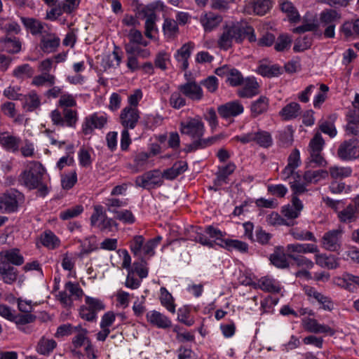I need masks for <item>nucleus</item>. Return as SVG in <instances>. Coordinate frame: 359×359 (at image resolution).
<instances>
[{
    "instance_id": "43",
    "label": "nucleus",
    "mask_w": 359,
    "mask_h": 359,
    "mask_svg": "<svg viewBox=\"0 0 359 359\" xmlns=\"http://www.w3.org/2000/svg\"><path fill=\"white\" fill-rule=\"evenodd\" d=\"M355 210L352 205H348L345 209L339 212L338 217L341 222H350L355 219Z\"/></svg>"
},
{
    "instance_id": "23",
    "label": "nucleus",
    "mask_w": 359,
    "mask_h": 359,
    "mask_svg": "<svg viewBox=\"0 0 359 359\" xmlns=\"http://www.w3.org/2000/svg\"><path fill=\"white\" fill-rule=\"evenodd\" d=\"M187 163L184 161H178L173 164V165L162 172L163 179L172 180L176 178L178 175L184 172L187 170Z\"/></svg>"
},
{
    "instance_id": "48",
    "label": "nucleus",
    "mask_w": 359,
    "mask_h": 359,
    "mask_svg": "<svg viewBox=\"0 0 359 359\" xmlns=\"http://www.w3.org/2000/svg\"><path fill=\"white\" fill-rule=\"evenodd\" d=\"M111 212L115 215L114 217L116 219H118L123 222L132 224L135 222V217L133 216L132 212L130 210H111Z\"/></svg>"
},
{
    "instance_id": "16",
    "label": "nucleus",
    "mask_w": 359,
    "mask_h": 359,
    "mask_svg": "<svg viewBox=\"0 0 359 359\" xmlns=\"http://www.w3.org/2000/svg\"><path fill=\"white\" fill-rule=\"evenodd\" d=\"M194 48V43L188 42L184 43L179 50H177L175 57L178 62L182 63L181 69L186 70L188 68V59L190 57L191 51Z\"/></svg>"
},
{
    "instance_id": "29",
    "label": "nucleus",
    "mask_w": 359,
    "mask_h": 359,
    "mask_svg": "<svg viewBox=\"0 0 359 359\" xmlns=\"http://www.w3.org/2000/svg\"><path fill=\"white\" fill-rule=\"evenodd\" d=\"M328 176V172L326 170H307L304 174V180L306 184H316L320 180L325 179Z\"/></svg>"
},
{
    "instance_id": "40",
    "label": "nucleus",
    "mask_w": 359,
    "mask_h": 359,
    "mask_svg": "<svg viewBox=\"0 0 359 359\" xmlns=\"http://www.w3.org/2000/svg\"><path fill=\"white\" fill-rule=\"evenodd\" d=\"M161 302L168 311L172 313H175V308L173 304V298L171 294L169 293L165 287L161 288Z\"/></svg>"
},
{
    "instance_id": "22",
    "label": "nucleus",
    "mask_w": 359,
    "mask_h": 359,
    "mask_svg": "<svg viewBox=\"0 0 359 359\" xmlns=\"http://www.w3.org/2000/svg\"><path fill=\"white\" fill-rule=\"evenodd\" d=\"M306 330L313 333H328L330 335L334 334V330L329 326L322 325L313 318H308L304 322Z\"/></svg>"
},
{
    "instance_id": "45",
    "label": "nucleus",
    "mask_w": 359,
    "mask_h": 359,
    "mask_svg": "<svg viewBox=\"0 0 359 359\" xmlns=\"http://www.w3.org/2000/svg\"><path fill=\"white\" fill-rule=\"evenodd\" d=\"M41 243L44 246L54 249L59 245V240L51 231H48L41 236Z\"/></svg>"
},
{
    "instance_id": "39",
    "label": "nucleus",
    "mask_w": 359,
    "mask_h": 359,
    "mask_svg": "<svg viewBox=\"0 0 359 359\" xmlns=\"http://www.w3.org/2000/svg\"><path fill=\"white\" fill-rule=\"evenodd\" d=\"M55 83V76L49 73L44 72L41 75L35 76L32 80V84L36 86H41L46 84L51 86Z\"/></svg>"
},
{
    "instance_id": "33",
    "label": "nucleus",
    "mask_w": 359,
    "mask_h": 359,
    "mask_svg": "<svg viewBox=\"0 0 359 359\" xmlns=\"http://www.w3.org/2000/svg\"><path fill=\"white\" fill-rule=\"evenodd\" d=\"M224 244L217 243L220 246L226 248L228 250H232L233 249L237 250L241 252H245L248 251V245L247 243L238 241V240H226L224 241Z\"/></svg>"
},
{
    "instance_id": "9",
    "label": "nucleus",
    "mask_w": 359,
    "mask_h": 359,
    "mask_svg": "<svg viewBox=\"0 0 359 359\" xmlns=\"http://www.w3.org/2000/svg\"><path fill=\"white\" fill-rule=\"evenodd\" d=\"M139 118L140 111L136 107H126L120 114L121 123L124 128H135Z\"/></svg>"
},
{
    "instance_id": "31",
    "label": "nucleus",
    "mask_w": 359,
    "mask_h": 359,
    "mask_svg": "<svg viewBox=\"0 0 359 359\" xmlns=\"http://www.w3.org/2000/svg\"><path fill=\"white\" fill-rule=\"evenodd\" d=\"M257 284L259 288L269 292L278 293L280 291V287L275 280L268 277L260 278Z\"/></svg>"
},
{
    "instance_id": "2",
    "label": "nucleus",
    "mask_w": 359,
    "mask_h": 359,
    "mask_svg": "<svg viewBox=\"0 0 359 359\" xmlns=\"http://www.w3.org/2000/svg\"><path fill=\"white\" fill-rule=\"evenodd\" d=\"M44 174L45 169L39 162L31 161L20 174L19 181L29 189H37L38 194L45 196L48 193V188L43 183Z\"/></svg>"
},
{
    "instance_id": "17",
    "label": "nucleus",
    "mask_w": 359,
    "mask_h": 359,
    "mask_svg": "<svg viewBox=\"0 0 359 359\" xmlns=\"http://www.w3.org/2000/svg\"><path fill=\"white\" fill-rule=\"evenodd\" d=\"M20 140L8 133H0V144L8 151L16 152L19 149Z\"/></svg>"
},
{
    "instance_id": "62",
    "label": "nucleus",
    "mask_w": 359,
    "mask_h": 359,
    "mask_svg": "<svg viewBox=\"0 0 359 359\" xmlns=\"http://www.w3.org/2000/svg\"><path fill=\"white\" fill-rule=\"evenodd\" d=\"M310 295L311 296V294H310ZM312 296L319 302L322 305H323V307L324 309L325 310H329V311H331L333 308V304H332V302L328 299L327 297H325L324 295H323L322 294L316 292V291H313V294Z\"/></svg>"
},
{
    "instance_id": "38",
    "label": "nucleus",
    "mask_w": 359,
    "mask_h": 359,
    "mask_svg": "<svg viewBox=\"0 0 359 359\" xmlns=\"http://www.w3.org/2000/svg\"><path fill=\"white\" fill-rule=\"evenodd\" d=\"M268 107V99L266 97H260L257 101L252 103L251 111L254 116H257L264 112Z\"/></svg>"
},
{
    "instance_id": "58",
    "label": "nucleus",
    "mask_w": 359,
    "mask_h": 359,
    "mask_svg": "<svg viewBox=\"0 0 359 359\" xmlns=\"http://www.w3.org/2000/svg\"><path fill=\"white\" fill-rule=\"evenodd\" d=\"M106 217L103 212V208L101 205L94 206V212L90 217V223L92 226H97V222H101L103 218Z\"/></svg>"
},
{
    "instance_id": "46",
    "label": "nucleus",
    "mask_w": 359,
    "mask_h": 359,
    "mask_svg": "<svg viewBox=\"0 0 359 359\" xmlns=\"http://www.w3.org/2000/svg\"><path fill=\"white\" fill-rule=\"evenodd\" d=\"M36 320V316L31 313H22L15 315L12 321L18 325V327L26 325L27 324L32 323Z\"/></svg>"
},
{
    "instance_id": "11",
    "label": "nucleus",
    "mask_w": 359,
    "mask_h": 359,
    "mask_svg": "<svg viewBox=\"0 0 359 359\" xmlns=\"http://www.w3.org/2000/svg\"><path fill=\"white\" fill-rule=\"evenodd\" d=\"M319 252L318 246L311 243H291L287 245L286 252L288 257L302 255L307 253H317Z\"/></svg>"
},
{
    "instance_id": "56",
    "label": "nucleus",
    "mask_w": 359,
    "mask_h": 359,
    "mask_svg": "<svg viewBox=\"0 0 359 359\" xmlns=\"http://www.w3.org/2000/svg\"><path fill=\"white\" fill-rule=\"evenodd\" d=\"M83 210V208L81 205H76L69 208L60 213V218L64 220L69 219L80 215Z\"/></svg>"
},
{
    "instance_id": "47",
    "label": "nucleus",
    "mask_w": 359,
    "mask_h": 359,
    "mask_svg": "<svg viewBox=\"0 0 359 359\" xmlns=\"http://www.w3.org/2000/svg\"><path fill=\"white\" fill-rule=\"evenodd\" d=\"M330 172L332 177L334 179L344 178L351 175V169L348 167H331Z\"/></svg>"
},
{
    "instance_id": "15",
    "label": "nucleus",
    "mask_w": 359,
    "mask_h": 359,
    "mask_svg": "<svg viewBox=\"0 0 359 359\" xmlns=\"http://www.w3.org/2000/svg\"><path fill=\"white\" fill-rule=\"evenodd\" d=\"M18 276V271L13 266L6 263H0V278L6 284L14 283Z\"/></svg>"
},
{
    "instance_id": "54",
    "label": "nucleus",
    "mask_w": 359,
    "mask_h": 359,
    "mask_svg": "<svg viewBox=\"0 0 359 359\" xmlns=\"http://www.w3.org/2000/svg\"><path fill=\"white\" fill-rule=\"evenodd\" d=\"M86 306L89 307V309L94 311L96 314L97 312L104 309V304L100 299L96 298L86 297Z\"/></svg>"
},
{
    "instance_id": "18",
    "label": "nucleus",
    "mask_w": 359,
    "mask_h": 359,
    "mask_svg": "<svg viewBox=\"0 0 359 359\" xmlns=\"http://www.w3.org/2000/svg\"><path fill=\"white\" fill-rule=\"evenodd\" d=\"M303 209V204L297 196H292V205L283 208L282 213L288 219H295L298 217L300 212Z\"/></svg>"
},
{
    "instance_id": "61",
    "label": "nucleus",
    "mask_w": 359,
    "mask_h": 359,
    "mask_svg": "<svg viewBox=\"0 0 359 359\" xmlns=\"http://www.w3.org/2000/svg\"><path fill=\"white\" fill-rule=\"evenodd\" d=\"M40 104L39 97L35 93H31L28 96H25V105L27 107L28 110H33Z\"/></svg>"
},
{
    "instance_id": "20",
    "label": "nucleus",
    "mask_w": 359,
    "mask_h": 359,
    "mask_svg": "<svg viewBox=\"0 0 359 359\" xmlns=\"http://www.w3.org/2000/svg\"><path fill=\"white\" fill-rule=\"evenodd\" d=\"M319 19L322 25H335L341 19V14L335 9L327 8L320 13Z\"/></svg>"
},
{
    "instance_id": "14",
    "label": "nucleus",
    "mask_w": 359,
    "mask_h": 359,
    "mask_svg": "<svg viewBox=\"0 0 359 359\" xmlns=\"http://www.w3.org/2000/svg\"><path fill=\"white\" fill-rule=\"evenodd\" d=\"M2 262L9 265L20 266L23 264L24 258L20 255L18 249L13 248L0 252V263Z\"/></svg>"
},
{
    "instance_id": "36",
    "label": "nucleus",
    "mask_w": 359,
    "mask_h": 359,
    "mask_svg": "<svg viewBox=\"0 0 359 359\" xmlns=\"http://www.w3.org/2000/svg\"><path fill=\"white\" fill-rule=\"evenodd\" d=\"M24 25L30 30L32 34H38L42 32L43 24L34 18H22Z\"/></svg>"
},
{
    "instance_id": "6",
    "label": "nucleus",
    "mask_w": 359,
    "mask_h": 359,
    "mask_svg": "<svg viewBox=\"0 0 359 359\" xmlns=\"http://www.w3.org/2000/svg\"><path fill=\"white\" fill-rule=\"evenodd\" d=\"M343 231L341 229H332L324 233L321 240L322 247L330 252H338L341 247Z\"/></svg>"
},
{
    "instance_id": "27",
    "label": "nucleus",
    "mask_w": 359,
    "mask_h": 359,
    "mask_svg": "<svg viewBox=\"0 0 359 359\" xmlns=\"http://www.w3.org/2000/svg\"><path fill=\"white\" fill-rule=\"evenodd\" d=\"M236 166L233 163H229L226 166L220 168L217 173V179L215 180V186L220 187L223 183H226L228 177L233 172Z\"/></svg>"
},
{
    "instance_id": "53",
    "label": "nucleus",
    "mask_w": 359,
    "mask_h": 359,
    "mask_svg": "<svg viewBox=\"0 0 359 359\" xmlns=\"http://www.w3.org/2000/svg\"><path fill=\"white\" fill-rule=\"evenodd\" d=\"M227 82L232 86H237L242 83L243 78L241 72L233 68H231L229 75L226 79Z\"/></svg>"
},
{
    "instance_id": "1",
    "label": "nucleus",
    "mask_w": 359,
    "mask_h": 359,
    "mask_svg": "<svg viewBox=\"0 0 359 359\" xmlns=\"http://www.w3.org/2000/svg\"><path fill=\"white\" fill-rule=\"evenodd\" d=\"M180 131L182 134L196 139L191 144L186 147V151L191 152L198 149L206 147L219 139L220 136L203 139L205 128L203 123L198 118H191L187 122L181 123Z\"/></svg>"
},
{
    "instance_id": "30",
    "label": "nucleus",
    "mask_w": 359,
    "mask_h": 359,
    "mask_svg": "<svg viewBox=\"0 0 359 359\" xmlns=\"http://www.w3.org/2000/svg\"><path fill=\"white\" fill-rule=\"evenodd\" d=\"M60 44V39L55 35L43 36L41 39V48L45 52H53Z\"/></svg>"
},
{
    "instance_id": "52",
    "label": "nucleus",
    "mask_w": 359,
    "mask_h": 359,
    "mask_svg": "<svg viewBox=\"0 0 359 359\" xmlns=\"http://www.w3.org/2000/svg\"><path fill=\"white\" fill-rule=\"evenodd\" d=\"M311 46V38L306 36L295 41L293 49L295 52H301L309 48Z\"/></svg>"
},
{
    "instance_id": "42",
    "label": "nucleus",
    "mask_w": 359,
    "mask_h": 359,
    "mask_svg": "<svg viewBox=\"0 0 359 359\" xmlns=\"http://www.w3.org/2000/svg\"><path fill=\"white\" fill-rule=\"evenodd\" d=\"M62 115L65 121V126L66 125L68 127L75 126L78 120L76 111L69 108H64Z\"/></svg>"
},
{
    "instance_id": "4",
    "label": "nucleus",
    "mask_w": 359,
    "mask_h": 359,
    "mask_svg": "<svg viewBox=\"0 0 359 359\" xmlns=\"http://www.w3.org/2000/svg\"><path fill=\"white\" fill-rule=\"evenodd\" d=\"M234 140L243 144L255 142L259 146L264 148L269 147L273 143L271 134L264 130L249 133L242 136H236Z\"/></svg>"
},
{
    "instance_id": "8",
    "label": "nucleus",
    "mask_w": 359,
    "mask_h": 359,
    "mask_svg": "<svg viewBox=\"0 0 359 359\" xmlns=\"http://www.w3.org/2000/svg\"><path fill=\"white\" fill-rule=\"evenodd\" d=\"M21 194L17 190H11L0 196V211L12 212L17 210L18 202L22 199Z\"/></svg>"
},
{
    "instance_id": "26",
    "label": "nucleus",
    "mask_w": 359,
    "mask_h": 359,
    "mask_svg": "<svg viewBox=\"0 0 359 359\" xmlns=\"http://www.w3.org/2000/svg\"><path fill=\"white\" fill-rule=\"evenodd\" d=\"M220 15L212 13L205 14L201 19V22L206 32H210L217 27L222 22Z\"/></svg>"
},
{
    "instance_id": "51",
    "label": "nucleus",
    "mask_w": 359,
    "mask_h": 359,
    "mask_svg": "<svg viewBox=\"0 0 359 359\" xmlns=\"http://www.w3.org/2000/svg\"><path fill=\"white\" fill-rule=\"evenodd\" d=\"M289 257L292 259L295 264L299 267H304L306 269H311L314 266V263L311 260L309 259L303 255L294 256L293 255H290V257Z\"/></svg>"
},
{
    "instance_id": "55",
    "label": "nucleus",
    "mask_w": 359,
    "mask_h": 359,
    "mask_svg": "<svg viewBox=\"0 0 359 359\" xmlns=\"http://www.w3.org/2000/svg\"><path fill=\"white\" fill-rule=\"evenodd\" d=\"M292 39L287 35H280L275 44V49L277 51H283L291 45Z\"/></svg>"
},
{
    "instance_id": "28",
    "label": "nucleus",
    "mask_w": 359,
    "mask_h": 359,
    "mask_svg": "<svg viewBox=\"0 0 359 359\" xmlns=\"http://www.w3.org/2000/svg\"><path fill=\"white\" fill-rule=\"evenodd\" d=\"M300 106L297 102H291L284 107L280 112L284 120L295 118L300 114Z\"/></svg>"
},
{
    "instance_id": "13",
    "label": "nucleus",
    "mask_w": 359,
    "mask_h": 359,
    "mask_svg": "<svg viewBox=\"0 0 359 359\" xmlns=\"http://www.w3.org/2000/svg\"><path fill=\"white\" fill-rule=\"evenodd\" d=\"M178 89L185 96L194 100H200L203 95L202 88L195 82H188L180 85Z\"/></svg>"
},
{
    "instance_id": "7",
    "label": "nucleus",
    "mask_w": 359,
    "mask_h": 359,
    "mask_svg": "<svg viewBox=\"0 0 359 359\" xmlns=\"http://www.w3.org/2000/svg\"><path fill=\"white\" fill-rule=\"evenodd\" d=\"M337 154L342 160H351L359 157V140L351 139L342 142L339 147Z\"/></svg>"
},
{
    "instance_id": "64",
    "label": "nucleus",
    "mask_w": 359,
    "mask_h": 359,
    "mask_svg": "<svg viewBox=\"0 0 359 359\" xmlns=\"http://www.w3.org/2000/svg\"><path fill=\"white\" fill-rule=\"evenodd\" d=\"M170 104L173 108L180 109L185 105L186 101L179 92H175L170 96Z\"/></svg>"
},
{
    "instance_id": "59",
    "label": "nucleus",
    "mask_w": 359,
    "mask_h": 359,
    "mask_svg": "<svg viewBox=\"0 0 359 359\" xmlns=\"http://www.w3.org/2000/svg\"><path fill=\"white\" fill-rule=\"evenodd\" d=\"M266 222L272 226L290 225V224L286 222L285 219L282 218L278 213L275 212H271L266 217Z\"/></svg>"
},
{
    "instance_id": "41",
    "label": "nucleus",
    "mask_w": 359,
    "mask_h": 359,
    "mask_svg": "<svg viewBox=\"0 0 359 359\" xmlns=\"http://www.w3.org/2000/svg\"><path fill=\"white\" fill-rule=\"evenodd\" d=\"M129 42L128 43H132L134 45H140L144 47L148 45V41L144 39L143 36L137 29H132L128 34Z\"/></svg>"
},
{
    "instance_id": "57",
    "label": "nucleus",
    "mask_w": 359,
    "mask_h": 359,
    "mask_svg": "<svg viewBox=\"0 0 359 359\" xmlns=\"http://www.w3.org/2000/svg\"><path fill=\"white\" fill-rule=\"evenodd\" d=\"M156 15L154 13L147 15V19L145 22V36L149 39H152L151 31L155 27Z\"/></svg>"
},
{
    "instance_id": "24",
    "label": "nucleus",
    "mask_w": 359,
    "mask_h": 359,
    "mask_svg": "<svg viewBox=\"0 0 359 359\" xmlns=\"http://www.w3.org/2000/svg\"><path fill=\"white\" fill-rule=\"evenodd\" d=\"M259 93V84L255 79H248L245 81L244 86L238 90L241 97H252Z\"/></svg>"
},
{
    "instance_id": "35",
    "label": "nucleus",
    "mask_w": 359,
    "mask_h": 359,
    "mask_svg": "<svg viewBox=\"0 0 359 359\" xmlns=\"http://www.w3.org/2000/svg\"><path fill=\"white\" fill-rule=\"evenodd\" d=\"M34 72V69L28 64H25L15 68L13 72V75L18 79H25L31 78Z\"/></svg>"
},
{
    "instance_id": "12",
    "label": "nucleus",
    "mask_w": 359,
    "mask_h": 359,
    "mask_svg": "<svg viewBox=\"0 0 359 359\" xmlns=\"http://www.w3.org/2000/svg\"><path fill=\"white\" fill-rule=\"evenodd\" d=\"M107 123V118L104 116H98L94 114L86 118L83 124V132L85 135L92 133L94 128H102Z\"/></svg>"
},
{
    "instance_id": "25",
    "label": "nucleus",
    "mask_w": 359,
    "mask_h": 359,
    "mask_svg": "<svg viewBox=\"0 0 359 359\" xmlns=\"http://www.w3.org/2000/svg\"><path fill=\"white\" fill-rule=\"evenodd\" d=\"M257 72L261 75L267 77L277 76L281 73L280 67L276 65H271L267 60L261 61Z\"/></svg>"
},
{
    "instance_id": "19",
    "label": "nucleus",
    "mask_w": 359,
    "mask_h": 359,
    "mask_svg": "<svg viewBox=\"0 0 359 359\" xmlns=\"http://www.w3.org/2000/svg\"><path fill=\"white\" fill-rule=\"evenodd\" d=\"M316 264L328 269H337L339 266L338 259L334 255H327L325 253H315Z\"/></svg>"
},
{
    "instance_id": "32",
    "label": "nucleus",
    "mask_w": 359,
    "mask_h": 359,
    "mask_svg": "<svg viewBox=\"0 0 359 359\" xmlns=\"http://www.w3.org/2000/svg\"><path fill=\"white\" fill-rule=\"evenodd\" d=\"M4 44V48L9 53H17L21 50V43L16 38L6 37L0 39Z\"/></svg>"
},
{
    "instance_id": "60",
    "label": "nucleus",
    "mask_w": 359,
    "mask_h": 359,
    "mask_svg": "<svg viewBox=\"0 0 359 359\" xmlns=\"http://www.w3.org/2000/svg\"><path fill=\"white\" fill-rule=\"evenodd\" d=\"M291 234L296 240L299 241H311L313 242L316 241V238L313 233L311 231H291Z\"/></svg>"
},
{
    "instance_id": "10",
    "label": "nucleus",
    "mask_w": 359,
    "mask_h": 359,
    "mask_svg": "<svg viewBox=\"0 0 359 359\" xmlns=\"http://www.w3.org/2000/svg\"><path fill=\"white\" fill-rule=\"evenodd\" d=\"M244 108L238 101H232L218 107L219 116L225 119L238 116L243 112Z\"/></svg>"
},
{
    "instance_id": "63",
    "label": "nucleus",
    "mask_w": 359,
    "mask_h": 359,
    "mask_svg": "<svg viewBox=\"0 0 359 359\" xmlns=\"http://www.w3.org/2000/svg\"><path fill=\"white\" fill-rule=\"evenodd\" d=\"M310 161L308 163V166L311 167L312 163H315L317 166H325L327 164L326 161L322 156L321 152H309Z\"/></svg>"
},
{
    "instance_id": "37",
    "label": "nucleus",
    "mask_w": 359,
    "mask_h": 359,
    "mask_svg": "<svg viewBox=\"0 0 359 359\" xmlns=\"http://www.w3.org/2000/svg\"><path fill=\"white\" fill-rule=\"evenodd\" d=\"M56 346V342L53 339L42 338L37 346V351L42 355H48Z\"/></svg>"
},
{
    "instance_id": "5",
    "label": "nucleus",
    "mask_w": 359,
    "mask_h": 359,
    "mask_svg": "<svg viewBox=\"0 0 359 359\" xmlns=\"http://www.w3.org/2000/svg\"><path fill=\"white\" fill-rule=\"evenodd\" d=\"M163 175L158 170L148 171L138 176L135 180V185L147 189H154L163 184Z\"/></svg>"
},
{
    "instance_id": "44",
    "label": "nucleus",
    "mask_w": 359,
    "mask_h": 359,
    "mask_svg": "<svg viewBox=\"0 0 359 359\" xmlns=\"http://www.w3.org/2000/svg\"><path fill=\"white\" fill-rule=\"evenodd\" d=\"M125 50L127 54L141 56L144 58H146L149 56L150 53L147 49L140 48L138 45H134L132 43H126L125 45Z\"/></svg>"
},
{
    "instance_id": "3",
    "label": "nucleus",
    "mask_w": 359,
    "mask_h": 359,
    "mask_svg": "<svg viewBox=\"0 0 359 359\" xmlns=\"http://www.w3.org/2000/svg\"><path fill=\"white\" fill-rule=\"evenodd\" d=\"M251 32L250 28L242 23L230 22L223 27V32L218 39V46L228 50L232 46L233 41L240 43L245 37V33Z\"/></svg>"
},
{
    "instance_id": "49",
    "label": "nucleus",
    "mask_w": 359,
    "mask_h": 359,
    "mask_svg": "<svg viewBox=\"0 0 359 359\" xmlns=\"http://www.w3.org/2000/svg\"><path fill=\"white\" fill-rule=\"evenodd\" d=\"M324 144L325 142L321 135L320 133H316L309 143V152H321Z\"/></svg>"
},
{
    "instance_id": "34",
    "label": "nucleus",
    "mask_w": 359,
    "mask_h": 359,
    "mask_svg": "<svg viewBox=\"0 0 359 359\" xmlns=\"http://www.w3.org/2000/svg\"><path fill=\"white\" fill-rule=\"evenodd\" d=\"M251 6L255 13L263 15L269 11L271 5L270 0H252Z\"/></svg>"
},
{
    "instance_id": "50",
    "label": "nucleus",
    "mask_w": 359,
    "mask_h": 359,
    "mask_svg": "<svg viewBox=\"0 0 359 359\" xmlns=\"http://www.w3.org/2000/svg\"><path fill=\"white\" fill-rule=\"evenodd\" d=\"M270 260L276 267L286 268L289 266V263L285 254L275 252L271 255Z\"/></svg>"
},
{
    "instance_id": "21",
    "label": "nucleus",
    "mask_w": 359,
    "mask_h": 359,
    "mask_svg": "<svg viewBox=\"0 0 359 359\" xmlns=\"http://www.w3.org/2000/svg\"><path fill=\"white\" fill-rule=\"evenodd\" d=\"M147 320L152 325L161 328H167L171 325L170 320L162 313L152 311L147 314Z\"/></svg>"
}]
</instances>
